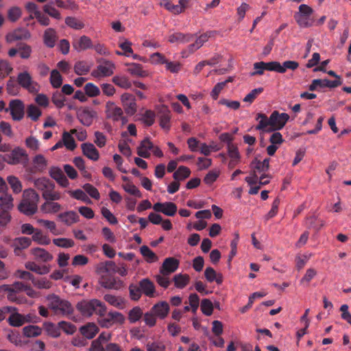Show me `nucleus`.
<instances>
[{"mask_svg": "<svg viewBox=\"0 0 351 351\" xmlns=\"http://www.w3.org/2000/svg\"><path fill=\"white\" fill-rule=\"evenodd\" d=\"M51 101L58 108H62L64 106L66 98L62 93L56 91L53 94Z\"/></svg>", "mask_w": 351, "mask_h": 351, "instance_id": "obj_61", "label": "nucleus"}, {"mask_svg": "<svg viewBox=\"0 0 351 351\" xmlns=\"http://www.w3.org/2000/svg\"><path fill=\"white\" fill-rule=\"evenodd\" d=\"M99 323L103 328H108L114 324H122L125 322L123 315L117 311H110L105 313L104 316H99Z\"/></svg>", "mask_w": 351, "mask_h": 351, "instance_id": "obj_7", "label": "nucleus"}, {"mask_svg": "<svg viewBox=\"0 0 351 351\" xmlns=\"http://www.w3.org/2000/svg\"><path fill=\"white\" fill-rule=\"evenodd\" d=\"M173 282L176 287L178 289H183L189 282V276L187 274H176L173 276Z\"/></svg>", "mask_w": 351, "mask_h": 351, "instance_id": "obj_42", "label": "nucleus"}, {"mask_svg": "<svg viewBox=\"0 0 351 351\" xmlns=\"http://www.w3.org/2000/svg\"><path fill=\"white\" fill-rule=\"evenodd\" d=\"M84 91L86 95L88 97H94L99 95V88L93 83H87L84 86Z\"/></svg>", "mask_w": 351, "mask_h": 351, "instance_id": "obj_63", "label": "nucleus"}, {"mask_svg": "<svg viewBox=\"0 0 351 351\" xmlns=\"http://www.w3.org/2000/svg\"><path fill=\"white\" fill-rule=\"evenodd\" d=\"M158 117L160 126L164 130H169L171 119L170 110L167 107H162L158 112Z\"/></svg>", "mask_w": 351, "mask_h": 351, "instance_id": "obj_20", "label": "nucleus"}, {"mask_svg": "<svg viewBox=\"0 0 351 351\" xmlns=\"http://www.w3.org/2000/svg\"><path fill=\"white\" fill-rule=\"evenodd\" d=\"M96 116V112L88 108H85L77 112V119L85 126H90Z\"/></svg>", "mask_w": 351, "mask_h": 351, "instance_id": "obj_17", "label": "nucleus"}, {"mask_svg": "<svg viewBox=\"0 0 351 351\" xmlns=\"http://www.w3.org/2000/svg\"><path fill=\"white\" fill-rule=\"evenodd\" d=\"M16 81L20 86L31 93H36L39 91L38 84L33 80L31 74L27 71L19 73Z\"/></svg>", "mask_w": 351, "mask_h": 351, "instance_id": "obj_6", "label": "nucleus"}, {"mask_svg": "<svg viewBox=\"0 0 351 351\" xmlns=\"http://www.w3.org/2000/svg\"><path fill=\"white\" fill-rule=\"evenodd\" d=\"M12 71L13 68L8 60L0 59V78H5Z\"/></svg>", "mask_w": 351, "mask_h": 351, "instance_id": "obj_46", "label": "nucleus"}, {"mask_svg": "<svg viewBox=\"0 0 351 351\" xmlns=\"http://www.w3.org/2000/svg\"><path fill=\"white\" fill-rule=\"evenodd\" d=\"M193 40V36L189 34L176 32L169 36L168 41L171 43H186Z\"/></svg>", "mask_w": 351, "mask_h": 351, "instance_id": "obj_29", "label": "nucleus"}, {"mask_svg": "<svg viewBox=\"0 0 351 351\" xmlns=\"http://www.w3.org/2000/svg\"><path fill=\"white\" fill-rule=\"evenodd\" d=\"M32 254L38 261L49 262L53 259V256L49 252L40 247L32 249Z\"/></svg>", "mask_w": 351, "mask_h": 351, "instance_id": "obj_27", "label": "nucleus"}, {"mask_svg": "<svg viewBox=\"0 0 351 351\" xmlns=\"http://www.w3.org/2000/svg\"><path fill=\"white\" fill-rule=\"evenodd\" d=\"M112 82L118 86L124 88L128 89L132 86V83L129 80V79L125 76H114L112 78Z\"/></svg>", "mask_w": 351, "mask_h": 351, "instance_id": "obj_49", "label": "nucleus"}, {"mask_svg": "<svg viewBox=\"0 0 351 351\" xmlns=\"http://www.w3.org/2000/svg\"><path fill=\"white\" fill-rule=\"evenodd\" d=\"M73 47L77 51H85L93 47L91 39L87 36H82L75 39L72 43Z\"/></svg>", "mask_w": 351, "mask_h": 351, "instance_id": "obj_23", "label": "nucleus"}, {"mask_svg": "<svg viewBox=\"0 0 351 351\" xmlns=\"http://www.w3.org/2000/svg\"><path fill=\"white\" fill-rule=\"evenodd\" d=\"M101 287L108 289H120L123 286V282L114 276H102L100 281Z\"/></svg>", "mask_w": 351, "mask_h": 351, "instance_id": "obj_18", "label": "nucleus"}, {"mask_svg": "<svg viewBox=\"0 0 351 351\" xmlns=\"http://www.w3.org/2000/svg\"><path fill=\"white\" fill-rule=\"evenodd\" d=\"M22 11L19 7L14 6L8 11V18L11 22H16L21 16Z\"/></svg>", "mask_w": 351, "mask_h": 351, "instance_id": "obj_60", "label": "nucleus"}, {"mask_svg": "<svg viewBox=\"0 0 351 351\" xmlns=\"http://www.w3.org/2000/svg\"><path fill=\"white\" fill-rule=\"evenodd\" d=\"M58 219L67 226H71L79 221V216L73 210L60 213L58 215Z\"/></svg>", "mask_w": 351, "mask_h": 351, "instance_id": "obj_26", "label": "nucleus"}, {"mask_svg": "<svg viewBox=\"0 0 351 351\" xmlns=\"http://www.w3.org/2000/svg\"><path fill=\"white\" fill-rule=\"evenodd\" d=\"M25 267L34 272L40 275L47 274L49 272V268L45 265L40 266L34 262H27L25 264Z\"/></svg>", "mask_w": 351, "mask_h": 351, "instance_id": "obj_38", "label": "nucleus"}, {"mask_svg": "<svg viewBox=\"0 0 351 351\" xmlns=\"http://www.w3.org/2000/svg\"><path fill=\"white\" fill-rule=\"evenodd\" d=\"M8 322L12 326L19 327L29 322V320L24 315L15 312L10 315Z\"/></svg>", "mask_w": 351, "mask_h": 351, "instance_id": "obj_33", "label": "nucleus"}, {"mask_svg": "<svg viewBox=\"0 0 351 351\" xmlns=\"http://www.w3.org/2000/svg\"><path fill=\"white\" fill-rule=\"evenodd\" d=\"M156 114L154 111L147 110L142 116V120L147 126L152 125L155 122Z\"/></svg>", "mask_w": 351, "mask_h": 351, "instance_id": "obj_64", "label": "nucleus"}, {"mask_svg": "<svg viewBox=\"0 0 351 351\" xmlns=\"http://www.w3.org/2000/svg\"><path fill=\"white\" fill-rule=\"evenodd\" d=\"M83 154L88 158L97 161L99 158V153L95 145L90 143H84L81 145Z\"/></svg>", "mask_w": 351, "mask_h": 351, "instance_id": "obj_24", "label": "nucleus"}, {"mask_svg": "<svg viewBox=\"0 0 351 351\" xmlns=\"http://www.w3.org/2000/svg\"><path fill=\"white\" fill-rule=\"evenodd\" d=\"M62 142L64 145L69 150H73L76 147V143L73 137L68 132L62 134Z\"/></svg>", "mask_w": 351, "mask_h": 351, "instance_id": "obj_54", "label": "nucleus"}, {"mask_svg": "<svg viewBox=\"0 0 351 351\" xmlns=\"http://www.w3.org/2000/svg\"><path fill=\"white\" fill-rule=\"evenodd\" d=\"M33 285L40 289H49L52 286V282L46 278H35L32 279Z\"/></svg>", "mask_w": 351, "mask_h": 351, "instance_id": "obj_48", "label": "nucleus"}, {"mask_svg": "<svg viewBox=\"0 0 351 351\" xmlns=\"http://www.w3.org/2000/svg\"><path fill=\"white\" fill-rule=\"evenodd\" d=\"M65 23L75 29H81L84 27V23L81 20L73 16H67L65 19Z\"/></svg>", "mask_w": 351, "mask_h": 351, "instance_id": "obj_53", "label": "nucleus"}, {"mask_svg": "<svg viewBox=\"0 0 351 351\" xmlns=\"http://www.w3.org/2000/svg\"><path fill=\"white\" fill-rule=\"evenodd\" d=\"M16 47H19V53L21 58L29 59L31 57L32 49L30 45L25 43H19Z\"/></svg>", "mask_w": 351, "mask_h": 351, "instance_id": "obj_41", "label": "nucleus"}, {"mask_svg": "<svg viewBox=\"0 0 351 351\" xmlns=\"http://www.w3.org/2000/svg\"><path fill=\"white\" fill-rule=\"evenodd\" d=\"M62 80H63L62 77L58 70L53 69L51 71V74H50L49 81H50L51 86L53 88H60L62 84Z\"/></svg>", "mask_w": 351, "mask_h": 351, "instance_id": "obj_43", "label": "nucleus"}, {"mask_svg": "<svg viewBox=\"0 0 351 351\" xmlns=\"http://www.w3.org/2000/svg\"><path fill=\"white\" fill-rule=\"evenodd\" d=\"M191 174L190 169L185 166H180L178 169L173 173V178L174 180L178 181H182L186 178H189Z\"/></svg>", "mask_w": 351, "mask_h": 351, "instance_id": "obj_40", "label": "nucleus"}, {"mask_svg": "<svg viewBox=\"0 0 351 351\" xmlns=\"http://www.w3.org/2000/svg\"><path fill=\"white\" fill-rule=\"evenodd\" d=\"M34 186L42 191L43 199H61L62 194L55 191V184L49 178L42 177L34 180Z\"/></svg>", "mask_w": 351, "mask_h": 351, "instance_id": "obj_4", "label": "nucleus"}, {"mask_svg": "<svg viewBox=\"0 0 351 351\" xmlns=\"http://www.w3.org/2000/svg\"><path fill=\"white\" fill-rule=\"evenodd\" d=\"M47 300L49 302V307L56 314L69 315L73 312V308L69 302L60 299L55 294L47 295Z\"/></svg>", "mask_w": 351, "mask_h": 351, "instance_id": "obj_5", "label": "nucleus"}, {"mask_svg": "<svg viewBox=\"0 0 351 351\" xmlns=\"http://www.w3.org/2000/svg\"><path fill=\"white\" fill-rule=\"evenodd\" d=\"M317 275L315 269L309 268L306 270V274L300 280V283L304 287H308L311 280Z\"/></svg>", "mask_w": 351, "mask_h": 351, "instance_id": "obj_58", "label": "nucleus"}, {"mask_svg": "<svg viewBox=\"0 0 351 351\" xmlns=\"http://www.w3.org/2000/svg\"><path fill=\"white\" fill-rule=\"evenodd\" d=\"M289 119V115L287 113H280L274 110L271 114L269 118L263 113H258L256 120L258 121V124L256 126V130L266 132H271L280 130L285 125Z\"/></svg>", "mask_w": 351, "mask_h": 351, "instance_id": "obj_1", "label": "nucleus"}, {"mask_svg": "<svg viewBox=\"0 0 351 351\" xmlns=\"http://www.w3.org/2000/svg\"><path fill=\"white\" fill-rule=\"evenodd\" d=\"M43 10L45 14H48L52 18H54L58 20L61 19L60 12L53 7V3H49L44 5L43 7Z\"/></svg>", "mask_w": 351, "mask_h": 351, "instance_id": "obj_51", "label": "nucleus"}, {"mask_svg": "<svg viewBox=\"0 0 351 351\" xmlns=\"http://www.w3.org/2000/svg\"><path fill=\"white\" fill-rule=\"evenodd\" d=\"M114 65L110 61H105L99 64L91 75L95 77H103L110 76L113 74Z\"/></svg>", "mask_w": 351, "mask_h": 351, "instance_id": "obj_14", "label": "nucleus"}, {"mask_svg": "<svg viewBox=\"0 0 351 351\" xmlns=\"http://www.w3.org/2000/svg\"><path fill=\"white\" fill-rule=\"evenodd\" d=\"M179 263V261L173 257L165 258L160 268V274L164 276L169 275L178 268Z\"/></svg>", "mask_w": 351, "mask_h": 351, "instance_id": "obj_16", "label": "nucleus"}, {"mask_svg": "<svg viewBox=\"0 0 351 351\" xmlns=\"http://www.w3.org/2000/svg\"><path fill=\"white\" fill-rule=\"evenodd\" d=\"M41 328L38 326L29 325L23 328V332L27 337H38L41 334Z\"/></svg>", "mask_w": 351, "mask_h": 351, "instance_id": "obj_45", "label": "nucleus"}, {"mask_svg": "<svg viewBox=\"0 0 351 351\" xmlns=\"http://www.w3.org/2000/svg\"><path fill=\"white\" fill-rule=\"evenodd\" d=\"M160 5L164 7L166 10L174 14L182 13L181 7L173 4L170 0H160Z\"/></svg>", "mask_w": 351, "mask_h": 351, "instance_id": "obj_44", "label": "nucleus"}, {"mask_svg": "<svg viewBox=\"0 0 351 351\" xmlns=\"http://www.w3.org/2000/svg\"><path fill=\"white\" fill-rule=\"evenodd\" d=\"M49 175L62 187L69 186V182L60 168L57 167H51Z\"/></svg>", "mask_w": 351, "mask_h": 351, "instance_id": "obj_19", "label": "nucleus"}, {"mask_svg": "<svg viewBox=\"0 0 351 351\" xmlns=\"http://www.w3.org/2000/svg\"><path fill=\"white\" fill-rule=\"evenodd\" d=\"M40 200L39 195L32 189H25L22 199L17 208L20 213L30 217L38 211V204Z\"/></svg>", "mask_w": 351, "mask_h": 351, "instance_id": "obj_2", "label": "nucleus"}, {"mask_svg": "<svg viewBox=\"0 0 351 351\" xmlns=\"http://www.w3.org/2000/svg\"><path fill=\"white\" fill-rule=\"evenodd\" d=\"M33 162L34 164V167L36 169V171H38L41 172L44 171L47 166V160L41 154L36 155L34 157Z\"/></svg>", "mask_w": 351, "mask_h": 351, "instance_id": "obj_55", "label": "nucleus"}, {"mask_svg": "<svg viewBox=\"0 0 351 351\" xmlns=\"http://www.w3.org/2000/svg\"><path fill=\"white\" fill-rule=\"evenodd\" d=\"M26 285L22 282H15L12 285H3L1 289L3 291H13L18 293L24 291Z\"/></svg>", "mask_w": 351, "mask_h": 351, "instance_id": "obj_47", "label": "nucleus"}, {"mask_svg": "<svg viewBox=\"0 0 351 351\" xmlns=\"http://www.w3.org/2000/svg\"><path fill=\"white\" fill-rule=\"evenodd\" d=\"M106 114L108 119H111L114 121H118L122 119L125 121V118L123 117V110L121 108L117 106L112 101H108L106 104Z\"/></svg>", "mask_w": 351, "mask_h": 351, "instance_id": "obj_13", "label": "nucleus"}, {"mask_svg": "<svg viewBox=\"0 0 351 351\" xmlns=\"http://www.w3.org/2000/svg\"><path fill=\"white\" fill-rule=\"evenodd\" d=\"M139 286L145 295L148 297H153L155 291V286L154 283L148 278H144L139 282Z\"/></svg>", "mask_w": 351, "mask_h": 351, "instance_id": "obj_31", "label": "nucleus"}, {"mask_svg": "<svg viewBox=\"0 0 351 351\" xmlns=\"http://www.w3.org/2000/svg\"><path fill=\"white\" fill-rule=\"evenodd\" d=\"M250 167L252 169H254L258 173L265 172L269 167V158H265L263 162L255 158L251 162Z\"/></svg>", "mask_w": 351, "mask_h": 351, "instance_id": "obj_34", "label": "nucleus"}, {"mask_svg": "<svg viewBox=\"0 0 351 351\" xmlns=\"http://www.w3.org/2000/svg\"><path fill=\"white\" fill-rule=\"evenodd\" d=\"M99 328L94 323H88L80 328L82 335L86 339H93L98 332Z\"/></svg>", "mask_w": 351, "mask_h": 351, "instance_id": "obj_30", "label": "nucleus"}, {"mask_svg": "<svg viewBox=\"0 0 351 351\" xmlns=\"http://www.w3.org/2000/svg\"><path fill=\"white\" fill-rule=\"evenodd\" d=\"M140 252L147 263H154L158 261V257L147 245H143L140 248Z\"/></svg>", "mask_w": 351, "mask_h": 351, "instance_id": "obj_39", "label": "nucleus"}, {"mask_svg": "<svg viewBox=\"0 0 351 351\" xmlns=\"http://www.w3.org/2000/svg\"><path fill=\"white\" fill-rule=\"evenodd\" d=\"M90 69L88 63L84 61L77 62L74 66V71L78 75L87 74Z\"/></svg>", "mask_w": 351, "mask_h": 351, "instance_id": "obj_50", "label": "nucleus"}, {"mask_svg": "<svg viewBox=\"0 0 351 351\" xmlns=\"http://www.w3.org/2000/svg\"><path fill=\"white\" fill-rule=\"evenodd\" d=\"M31 37V34L24 27H19L12 32H8L5 37L8 43H12L17 40H28Z\"/></svg>", "mask_w": 351, "mask_h": 351, "instance_id": "obj_11", "label": "nucleus"}, {"mask_svg": "<svg viewBox=\"0 0 351 351\" xmlns=\"http://www.w3.org/2000/svg\"><path fill=\"white\" fill-rule=\"evenodd\" d=\"M104 298L106 302L116 308L122 309L125 306V300L120 296H115L111 294H106Z\"/></svg>", "mask_w": 351, "mask_h": 351, "instance_id": "obj_35", "label": "nucleus"}, {"mask_svg": "<svg viewBox=\"0 0 351 351\" xmlns=\"http://www.w3.org/2000/svg\"><path fill=\"white\" fill-rule=\"evenodd\" d=\"M70 195L78 200H81L86 204H90L92 202L86 194L81 189L71 191L69 192Z\"/></svg>", "mask_w": 351, "mask_h": 351, "instance_id": "obj_57", "label": "nucleus"}, {"mask_svg": "<svg viewBox=\"0 0 351 351\" xmlns=\"http://www.w3.org/2000/svg\"><path fill=\"white\" fill-rule=\"evenodd\" d=\"M210 37V32H206L205 34L199 36L195 43L189 45L187 47L189 53H192L198 49H199L204 43L208 41V38Z\"/></svg>", "mask_w": 351, "mask_h": 351, "instance_id": "obj_32", "label": "nucleus"}, {"mask_svg": "<svg viewBox=\"0 0 351 351\" xmlns=\"http://www.w3.org/2000/svg\"><path fill=\"white\" fill-rule=\"evenodd\" d=\"M58 38L57 32L54 29L47 28L44 32L43 43L47 47L53 48L56 45Z\"/></svg>", "mask_w": 351, "mask_h": 351, "instance_id": "obj_25", "label": "nucleus"}, {"mask_svg": "<svg viewBox=\"0 0 351 351\" xmlns=\"http://www.w3.org/2000/svg\"><path fill=\"white\" fill-rule=\"evenodd\" d=\"M7 180L14 193H19L21 191L22 184L18 178L10 176L8 177Z\"/></svg>", "mask_w": 351, "mask_h": 351, "instance_id": "obj_56", "label": "nucleus"}, {"mask_svg": "<svg viewBox=\"0 0 351 351\" xmlns=\"http://www.w3.org/2000/svg\"><path fill=\"white\" fill-rule=\"evenodd\" d=\"M121 101L125 113L128 115H134L137 111V105L135 97L128 93H125L121 96Z\"/></svg>", "mask_w": 351, "mask_h": 351, "instance_id": "obj_10", "label": "nucleus"}, {"mask_svg": "<svg viewBox=\"0 0 351 351\" xmlns=\"http://www.w3.org/2000/svg\"><path fill=\"white\" fill-rule=\"evenodd\" d=\"M31 243L32 241L28 237H22L15 239L13 244L14 247V254L19 256L21 250L27 248L31 245Z\"/></svg>", "mask_w": 351, "mask_h": 351, "instance_id": "obj_28", "label": "nucleus"}, {"mask_svg": "<svg viewBox=\"0 0 351 351\" xmlns=\"http://www.w3.org/2000/svg\"><path fill=\"white\" fill-rule=\"evenodd\" d=\"M12 195L4 194L0 197V210L10 211L13 208Z\"/></svg>", "mask_w": 351, "mask_h": 351, "instance_id": "obj_37", "label": "nucleus"}, {"mask_svg": "<svg viewBox=\"0 0 351 351\" xmlns=\"http://www.w3.org/2000/svg\"><path fill=\"white\" fill-rule=\"evenodd\" d=\"M76 308L84 317H90L94 313L99 316H104L107 310L106 305L97 299L79 302Z\"/></svg>", "mask_w": 351, "mask_h": 351, "instance_id": "obj_3", "label": "nucleus"}, {"mask_svg": "<svg viewBox=\"0 0 351 351\" xmlns=\"http://www.w3.org/2000/svg\"><path fill=\"white\" fill-rule=\"evenodd\" d=\"M342 84L341 80H330L328 79H315L313 80L308 86L311 91L318 90L323 88H336Z\"/></svg>", "mask_w": 351, "mask_h": 351, "instance_id": "obj_12", "label": "nucleus"}, {"mask_svg": "<svg viewBox=\"0 0 351 351\" xmlns=\"http://www.w3.org/2000/svg\"><path fill=\"white\" fill-rule=\"evenodd\" d=\"M143 315V311L138 306L134 307L128 314V319L130 323H135L138 321Z\"/></svg>", "mask_w": 351, "mask_h": 351, "instance_id": "obj_62", "label": "nucleus"}, {"mask_svg": "<svg viewBox=\"0 0 351 351\" xmlns=\"http://www.w3.org/2000/svg\"><path fill=\"white\" fill-rule=\"evenodd\" d=\"M8 109H5L8 111ZM9 110L12 118L14 121H21L25 114V106L23 102L20 99L11 100L9 104Z\"/></svg>", "mask_w": 351, "mask_h": 351, "instance_id": "obj_9", "label": "nucleus"}, {"mask_svg": "<svg viewBox=\"0 0 351 351\" xmlns=\"http://www.w3.org/2000/svg\"><path fill=\"white\" fill-rule=\"evenodd\" d=\"M45 202L40 206V210L44 213H56L62 209V206L55 201L60 199H45Z\"/></svg>", "mask_w": 351, "mask_h": 351, "instance_id": "obj_21", "label": "nucleus"}, {"mask_svg": "<svg viewBox=\"0 0 351 351\" xmlns=\"http://www.w3.org/2000/svg\"><path fill=\"white\" fill-rule=\"evenodd\" d=\"M128 72L134 76L145 77L149 75L148 71L144 70L141 64L138 63H132L128 69Z\"/></svg>", "mask_w": 351, "mask_h": 351, "instance_id": "obj_36", "label": "nucleus"}, {"mask_svg": "<svg viewBox=\"0 0 351 351\" xmlns=\"http://www.w3.org/2000/svg\"><path fill=\"white\" fill-rule=\"evenodd\" d=\"M152 208L156 212L162 213L169 217L175 215L178 209L176 204L171 202H157L154 204Z\"/></svg>", "mask_w": 351, "mask_h": 351, "instance_id": "obj_15", "label": "nucleus"}, {"mask_svg": "<svg viewBox=\"0 0 351 351\" xmlns=\"http://www.w3.org/2000/svg\"><path fill=\"white\" fill-rule=\"evenodd\" d=\"M169 305L167 302L162 301L154 304L151 311L160 319H165L169 313Z\"/></svg>", "mask_w": 351, "mask_h": 351, "instance_id": "obj_22", "label": "nucleus"}, {"mask_svg": "<svg viewBox=\"0 0 351 351\" xmlns=\"http://www.w3.org/2000/svg\"><path fill=\"white\" fill-rule=\"evenodd\" d=\"M214 305L209 299H203L201 302V311L206 316L212 315Z\"/></svg>", "mask_w": 351, "mask_h": 351, "instance_id": "obj_59", "label": "nucleus"}, {"mask_svg": "<svg viewBox=\"0 0 351 351\" xmlns=\"http://www.w3.org/2000/svg\"><path fill=\"white\" fill-rule=\"evenodd\" d=\"M41 110L34 104H31L27 106V114L29 118L32 121H37L41 116Z\"/></svg>", "mask_w": 351, "mask_h": 351, "instance_id": "obj_52", "label": "nucleus"}, {"mask_svg": "<svg viewBox=\"0 0 351 351\" xmlns=\"http://www.w3.org/2000/svg\"><path fill=\"white\" fill-rule=\"evenodd\" d=\"M4 161L10 165H25L28 162V155L23 149L16 147L4 156Z\"/></svg>", "mask_w": 351, "mask_h": 351, "instance_id": "obj_8", "label": "nucleus"}]
</instances>
